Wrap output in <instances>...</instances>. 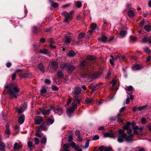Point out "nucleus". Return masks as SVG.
<instances>
[{
	"instance_id": "1",
	"label": "nucleus",
	"mask_w": 151,
	"mask_h": 151,
	"mask_svg": "<svg viewBox=\"0 0 151 151\" xmlns=\"http://www.w3.org/2000/svg\"><path fill=\"white\" fill-rule=\"evenodd\" d=\"M4 88L8 89V93L9 95L10 99L12 98L13 97L15 98H17V94L19 91V90L16 85L14 84H7Z\"/></svg>"
},
{
	"instance_id": "2",
	"label": "nucleus",
	"mask_w": 151,
	"mask_h": 151,
	"mask_svg": "<svg viewBox=\"0 0 151 151\" xmlns=\"http://www.w3.org/2000/svg\"><path fill=\"white\" fill-rule=\"evenodd\" d=\"M77 100H74V101L73 102L72 104V106L67 109L66 110L67 113L69 117L71 116V114L73 113L75 109L77 108L78 104H79L81 101V99H78Z\"/></svg>"
},
{
	"instance_id": "3",
	"label": "nucleus",
	"mask_w": 151,
	"mask_h": 151,
	"mask_svg": "<svg viewBox=\"0 0 151 151\" xmlns=\"http://www.w3.org/2000/svg\"><path fill=\"white\" fill-rule=\"evenodd\" d=\"M60 67L63 69H66L68 73L71 72L75 68V67L70 63H65L61 64Z\"/></svg>"
},
{
	"instance_id": "4",
	"label": "nucleus",
	"mask_w": 151,
	"mask_h": 151,
	"mask_svg": "<svg viewBox=\"0 0 151 151\" xmlns=\"http://www.w3.org/2000/svg\"><path fill=\"white\" fill-rule=\"evenodd\" d=\"M119 136L117 140L118 142L120 143L122 142L123 141V139H125L126 137L127 134L124 133V130L122 129H120L119 131Z\"/></svg>"
},
{
	"instance_id": "5",
	"label": "nucleus",
	"mask_w": 151,
	"mask_h": 151,
	"mask_svg": "<svg viewBox=\"0 0 151 151\" xmlns=\"http://www.w3.org/2000/svg\"><path fill=\"white\" fill-rule=\"evenodd\" d=\"M53 110L55 114L58 113L59 115H62L63 114V109L62 108L59 107L58 106H55L54 104H53Z\"/></svg>"
},
{
	"instance_id": "6",
	"label": "nucleus",
	"mask_w": 151,
	"mask_h": 151,
	"mask_svg": "<svg viewBox=\"0 0 151 151\" xmlns=\"http://www.w3.org/2000/svg\"><path fill=\"white\" fill-rule=\"evenodd\" d=\"M131 123L129 122H127L126 124L123 127V129L124 130H127V133L130 134L132 132V130L130 128V126L131 125Z\"/></svg>"
},
{
	"instance_id": "7",
	"label": "nucleus",
	"mask_w": 151,
	"mask_h": 151,
	"mask_svg": "<svg viewBox=\"0 0 151 151\" xmlns=\"http://www.w3.org/2000/svg\"><path fill=\"white\" fill-rule=\"evenodd\" d=\"M126 90L127 91V93L130 96V98L131 100H132V86H130L126 87L125 88Z\"/></svg>"
},
{
	"instance_id": "8",
	"label": "nucleus",
	"mask_w": 151,
	"mask_h": 151,
	"mask_svg": "<svg viewBox=\"0 0 151 151\" xmlns=\"http://www.w3.org/2000/svg\"><path fill=\"white\" fill-rule=\"evenodd\" d=\"M45 122H44L39 126L38 129L36 131L37 132L39 133L42 130L46 131L47 130V128L45 125Z\"/></svg>"
},
{
	"instance_id": "9",
	"label": "nucleus",
	"mask_w": 151,
	"mask_h": 151,
	"mask_svg": "<svg viewBox=\"0 0 151 151\" xmlns=\"http://www.w3.org/2000/svg\"><path fill=\"white\" fill-rule=\"evenodd\" d=\"M62 15L65 17L64 21L65 22H68L70 20V14L66 11L62 13Z\"/></svg>"
},
{
	"instance_id": "10",
	"label": "nucleus",
	"mask_w": 151,
	"mask_h": 151,
	"mask_svg": "<svg viewBox=\"0 0 151 151\" xmlns=\"http://www.w3.org/2000/svg\"><path fill=\"white\" fill-rule=\"evenodd\" d=\"M39 52L40 53L47 55L49 56H51L52 54L47 49H41L39 51Z\"/></svg>"
},
{
	"instance_id": "11",
	"label": "nucleus",
	"mask_w": 151,
	"mask_h": 151,
	"mask_svg": "<svg viewBox=\"0 0 151 151\" xmlns=\"http://www.w3.org/2000/svg\"><path fill=\"white\" fill-rule=\"evenodd\" d=\"M72 39V37L70 35L66 36L64 37V40L65 42L67 44L70 43Z\"/></svg>"
},
{
	"instance_id": "12",
	"label": "nucleus",
	"mask_w": 151,
	"mask_h": 151,
	"mask_svg": "<svg viewBox=\"0 0 151 151\" xmlns=\"http://www.w3.org/2000/svg\"><path fill=\"white\" fill-rule=\"evenodd\" d=\"M104 136L105 137H109L110 138H114V135L112 132H104L103 134Z\"/></svg>"
},
{
	"instance_id": "13",
	"label": "nucleus",
	"mask_w": 151,
	"mask_h": 151,
	"mask_svg": "<svg viewBox=\"0 0 151 151\" xmlns=\"http://www.w3.org/2000/svg\"><path fill=\"white\" fill-rule=\"evenodd\" d=\"M43 121V119L41 116H38L37 119H35V123L36 125H39Z\"/></svg>"
},
{
	"instance_id": "14",
	"label": "nucleus",
	"mask_w": 151,
	"mask_h": 151,
	"mask_svg": "<svg viewBox=\"0 0 151 151\" xmlns=\"http://www.w3.org/2000/svg\"><path fill=\"white\" fill-rule=\"evenodd\" d=\"M110 57L111 59L109 60L110 63L111 65L114 66V64L113 63V61L114 60H117L118 58H119V56H116L115 58H114L112 55H110Z\"/></svg>"
},
{
	"instance_id": "15",
	"label": "nucleus",
	"mask_w": 151,
	"mask_h": 151,
	"mask_svg": "<svg viewBox=\"0 0 151 151\" xmlns=\"http://www.w3.org/2000/svg\"><path fill=\"white\" fill-rule=\"evenodd\" d=\"M70 147V145L68 143H66L63 145V151H70L69 149Z\"/></svg>"
},
{
	"instance_id": "16",
	"label": "nucleus",
	"mask_w": 151,
	"mask_h": 151,
	"mask_svg": "<svg viewBox=\"0 0 151 151\" xmlns=\"http://www.w3.org/2000/svg\"><path fill=\"white\" fill-rule=\"evenodd\" d=\"M97 28L96 24L95 23H92L91 25V29L88 31V32L91 34L93 31Z\"/></svg>"
},
{
	"instance_id": "17",
	"label": "nucleus",
	"mask_w": 151,
	"mask_h": 151,
	"mask_svg": "<svg viewBox=\"0 0 151 151\" xmlns=\"http://www.w3.org/2000/svg\"><path fill=\"white\" fill-rule=\"evenodd\" d=\"M58 62L57 61H52L51 62V65H52V68L56 69L58 67Z\"/></svg>"
},
{
	"instance_id": "18",
	"label": "nucleus",
	"mask_w": 151,
	"mask_h": 151,
	"mask_svg": "<svg viewBox=\"0 0 151 151\" xmlns=\"http://www.w3.org/2000/svg\"><path fill=\"white\" fill-rule=\"evenodd\" d=\"M133 129L134 130V132L133 134H139V133L138 131H137L136 130H139L140 132H141L143 130V128H140L139 129L138 126H136L134 128L133 127Z\"/></svg>"
},
{
	"instance_id": "19",
	"label": "nucleus",
	"mask_w": 151,
	"mask_h": 151,
	"mask_svg": "<svg viewBox=\"0 0 151 151\" xmlns=\"http://www.w3.org/2000/svg\"><path fill=\"white\" fill-rule=\"evenodd\" d=\"M57 76L59 78L63 79L64 77V74L61 70H59L57 72Z\"/></svg>"
},
{
	"instance_id": "20",
	"label": "nucleus",
	"mask_w": 151,
	"mask_h": 151,
	"mask_svg": "<svg viewBox=\"0 0 151 151\" xmlns=\"http://www.w3.org/2000/svg\"><path fill=\"white\" fill-rule=\"evenodd\" d=\"M76 55V53L73 51H69L67 53V56L70 57H74Z\"/></svg>"
},
{
	"instance_id": "21",
	"label": "nucleus",
	"mask_w": 151,
	"mask_h": 151,
	"mask_svg": "<svg viewBox=\"0 0 151 151\" xmlns=\"http://www.w3.org/2000/svg\"><path fill=\"white\" fill-rule=\"evenodd\" d=\"M54 122V120L50 118H48L46 121L45 122L46 126L52 124Z\"/></svg>"
},
{
	"instance_id": "22",
	"label": "nucleus",
	"mask_w": 151,
	"mask_h": 151,
	"mask_svg": "<svg viewBox=\"0 0 151 151\" xmlns=\"http://www.w3.org/2000/svg\"><path fill=\"white\" fill-rule=\"evenodd\" d=\"M87 66V62L84 61H82L80 64V67L81 69H83L84 67H86Z\"/></svg>"
},
{
	"instance_id": "23",
	"label": "nucleus",
	"mask_w": 151,
	"mask_h": 151,
	"mask_svg": "<svg viewBox=\"0 0 151 151\" xmlns=\"http://www.w3.org/2000/svg\"><path fill=\"white\" fill-rule=\"evenodd\" d=\"M24 121V115H21L20 116L18 119L19 123L20 124H22Z\"/></svg>"
},
{
	"instance_id": "24",
	"label": "nucleus",
	"mask_w": 151,
	"mask_h": 151,
	"mask_svg": "<svg viewBox=\"0 0 151 151\" xmlns=\"http://www.w3.org/2000/svg\"><path fill=\"white\" fill-rule=\"evenodd\" d=\"M38 68L43 73L45 71L44 66L42 63H41L39 64L38 65Z\"/></svg>"
},
{
	"instance_id": "25",
	"label": "nucleus",
	"mask_w": 151,
	"mask_h": 151,
	"mask_svg": "<svg viewBox=\"0 0 151 151\" xmlns=\"http://www.w3.org/2000/svg\"><path fill=\"white\" fill-rule=\"evenodd\" d=\"M30 76V74L29 73H20L19 75V76L21 78H27L29 77Z\"/></svg>"
},
{
	"instance_id": "26",
	"label": "nucleus",
	"mask_w": 151,
	"mask_h": 151,
	"mask_svg": "<svg viewBox=\"0 0 151 151\" xmlns=\"http://www.w3.org/2000/svg\"><path fill=\"white\" fill-rule=\"evenodd\" d=\"M22 147V146H20L19 145L18 143H15L14 145V150H17L20 149Z\"/></svg>"
},
{
	"instance_id": "27",
	"label": "nucleus",
	"mask_w": 151,
	"mask_h": 151,
	"mask_svg": "<svg viewBox=\"0 0 151 151\" xmlns=\"http://www.w3.org/2000/svg\"><path fill=\"white\" fill-rule=\"evenodd\" d=\"M75 150H77L79 148L78 146H77L75 143L74 142H71L70 145Z\"/></svg>"
},
{
	"instance_id": "28",
	"label": "nucleus",
	"mask_w": 151,
	"mask_h": 151,
	"mask_svg": "<svg viewBox=\"0 0 151 151\" xmlns=\"http://www.w3.org/2000/svg\"><path fill=\"white\" fill-rule=\"evenodd\" d=\"M120 115L121 113L117 114V116H116V118H117L116 119V121L118 122L122 123L123 122V120L121 117Z\"/></svg>"
},
{
	"instance_id": "29",
	"label": "nucleus",
	"mask_w": 151,
	"mask_h": 151,
	"mask_svg": "<svg viewBox=\"0 0 151 151\" xmlns=\"http://www.w3.org/2000/svg\"><path fill=\"white\" fill-rule=\"evenodd\" d=\"M127 33L126 30H122L120 31L119 35L122 37H124Z\"/></svg>"
},
{
	"instance_id": "30",
	"label": "nucleus",
	"mask_w": 151,
	"mask_h": 151,
	"mask_svg": "<svg viewBox=\"0 0 151 151\" xmlns=\"http://www.w3.org/2000/svg\"><path fill=\"white\" fill-rule=\"evenodd\" d=\"M107 39V37L105 36H102L101 38H98V40L99 41L101 40L103 42H106Z\"/></svg>"
},
{
	"instance_id": "31",
	"label": "nucleus",
	"mask_w": 151,
	"mask_h": 151,
	"mask_svg": "<svg viewBox=\"0 0 151 151\" xmlns=\"http://www.w3.org/2000/svg\"><path fill=\"white\" fill-rule=\"evenodd\" d=\"M81 89L80 87H78L75 88L74 93L75 94L79 95L81 93Z\"/></svg>"
},
{
	"instance_id": "32",
	"label": "nucleus",
	"mask_w": 151,
	"mask_h": 151,
	"mask_svg": "<svg viewBox=\"0 0 151 151\" xmlns=\"http://www.w3.org/2000/svg\"><path fill=\"white\" fill-rule=\"evenodd\" d=\"M142 67L139 64H137L133 67V70H139L142 69Z\"/></svg>"
},
{
	"instance_id": "33",
	"label": "nucleus",
	"mask_w": 151,
	"mask_h": 151,
	"mask_svg": "<svg viewBox=\"0 0 151 151\" xmlns=\"http://www.w3.org/2000/svg\"><path fill=\"white\" fill-rule=\"evenodd\" d=\"M47 92V90L45 88H42L40 91L41 94L44 96H45V94Z\"/></svg>"
},
{
	"instance_id": "34",
	"label": "nucleus",
	"mask_w": 151,
	"mask_h": 151,
	"mask_svg": "<svg viewBox=\"0 0 151 151\" xmlns=\"http://www.w3.org/2000/svg\"><path fill=\"white\" fill-rule=\"evenodd\" d=\"M85 101L87 104H91L93 101V99L88 97L86 98Z\"/></svg>"
},
{
	"instance_id": "35",
	"label": "nucleus",
	"mask_w": 151,
	"mask_h": 151,
	"mask_svg": "<svg viewBox=\"0 0 151 151\" xmlns=\"http://www.w3.org/2000/svg\"><path fill=\"white\" fill-rule=\"evenodd\" d=\"M125 140L127 142H130L132 140V134H130L125 138Z\"/></svg>"
},
{
	"instance_id": "36",
	"label": "nucleus",
	"mask_w": 151,
	"mask_h": 151,
	"mask_svg": "<svg viewBox=\"0 0 151 151\" xmlns=\"http://www.w3.org/2000/svg\"><path fill=\"white\" fill-rule=\"evenodd\" d=\"M75 5L77 8H80L82 6V3L81 1H77L76 3L75 4Z\"/></svg>"
},
{
	"instance_id": "37",
	"label": "nucleus",
	"mask_w": 151,
	"mask_h": 151,
	"mask_svg": "<svg viewBox=\"0 0 151 151\" xmlns=\"http://www.w3.org/2000/svg\"><path fill=\"white\" fill-rule=\"evenodd\" d=\"M68 142H73L72 140L73 139V134L71 133L68 136Z\"/></svg>"
},
{
	"instance_id": "38",
	"label": "nucleus",
	"mask_w": 151,
	"mask_h": 151,
	"mask_svg": "<svg viewBox=\"0 0 151 151\" xmlns=\"http://www.w3.org/2000/svg\"><path fill=\"white\" fill-rule=\"evenodd\" d=\"M111 75V71L109 69L107 72L106 75V76L105 78L106 79H109Z\"/></svg>"
},
{
	"instance_id": "39",
	"label": "nucleus",
	"mask_w": 151,
	"mask_h": 151,
	"mask_svg": "<svg viewBox=\"0 0 151 151\" xmlns=\"http://www.w3.org/2000/svg\"><path fill=\"white\" fill-rule=\"evenodd\" d=\"M144 28L146 31L148 32H150L151 30V27L148 24L145 26Z\"/></svg>"
},
{
	"instance_id": "40",
	"label": "nucleus",
	"mask_w": 151,
	"mask_h": 151,
	"mask_svg": "<svg viewBox=\"0 0 151 151\" xmlns=\"http://www.w3.org/2000/svg\"><path fill=\"white\" fill-rule=\"evenodd\" d=\"M53 107H54L53 106V104L50 106V109L49 110H47V114L49 115L51 111L52 110H53Z\"/></svg>"
},
{
	"instance_id": "41",
	"label": "nucleus",
	"mask_w": 151,
	"mask_h": 151,
	"mask_svg": "<svg viewBox=\"0 0 151 151\" xmlns=\"http://www.w3.org/2000/svg\"><path fill=\"white\" fill-rule=\"evenodd\" d=\"M47 142V138L44 137L41 138L40 141L41 143L43 144H45Z\"/></svg>"
},
{
	"instance_id": "42",
	"label": "nucleus",
	"mask_w": 151,
	"mask_h": 151,
	"mask_svg": "<svg viewBox=\"0 0 151 151\" xmlns=\"http://www.w3.org/2000/svg\"><path fill=\"white\" fill-rule=\"evenodd\" d=\"M100 151H111L109 148L106 147H103L102 146L100 147Z\"/></svg>"
},
{
	"instance_id": "43",
	"label": "nucleus",
	"mask_w": 151,
	"mask_h": 151,
	"mask_svg": "<svg viewBox=\"0 0 151 151\" xmlns=\"http://www.w3.org/2000/svg\"><path fill=\"white\" fill-rule=\"evenodd\" d=\"M149 39V37H144L141 42L142 43L148 42Z\"/></svg>"
},
{
	"instance_id": "44",
	"label": "nucleus",
	"mask_w": 151,
	"mask_h": 151,
	"mask_svg": "<svg viewBox=\"0 0 151 151\" xmlns=\"http://www.w3.org/2000/svg\"><path fill=\"white\" fill-rule=\"evenodd\" d=\"M90 141V139H88L86 141V144L83 147V148L85 149L88 148V147L89 143V141Z\"/></svg>"
},
{
	"instance_id": "45",
	"label": "nucleus",
	"mask_w": 151,
	"mask_h": 151,
	"mask_svg": "<svg viewBox=\"0 0 151 151\" xmlns=\"http://www.w3.org/2000/svg\"><path fill=\"white\" fill-rule=\"evenodd\" d=\"M95 58L93 56L91 55L88 56L86 57V59L89 60H93L95 59Z\"/></svg>"
},
{
	"instance_id": "46",
	"label": "nucleus",
	"mask_w": 151,
	"mask_h": 151,
	"mask_svg": "<svg viewBox=\"0 0 151 151\" xmlns=\"http://www.w3.org/2000/svg\"><path fill=\"white\" fill-rule=\"evenodd\" d=\"M5 148V145L3 143L0 144V150H4Z\"/></svg>"
},
{
	"instance_id": "47",
	"label": "nucleus",
	"mask_w": 151,
	"mask_h": 151,
	"mask_svg": "<svg viewBox=\"0 0 151 151\" xmlns=\"http://www.w3.org/2000/svg\"><path fill=\"white\" fill-rule=\"evenodd\" d=\"M147 105L144 106H140L138 108V109L139 110L141 111L143 109H147Z\"/></svg>"
},
{
	"instance_id": "48",
	"label": "nucleus",
	"mask_w": 151,
	"mask_h": 151,
	"mask_svg": "<svg viewBox=\"0 0 151 151\" xmlns=\"http://www.w3.org/2000/svg\"><path fill=\"white\" fill-rule=\"evenodd\" d=\"M5 133L7 134L8 136L7 137H9V135L10 134V131L9 129H6L5 131Z\"/></svg>"
},
{
	"instance_id": "49",
	"label": "nucleus",
	"mask_w": 151,
	"mask_h": 151,
	"mask_svg": "<svg viewBox=\"0 0 151 151\" xmlns=\"http://www.w3.org/2000/svg\"><path fill=\"white\" fill-rule=\"evenodd\" d=\"M85 35V33L83 32L80 33L78 36V38L79 39H81L83 38Z\"/></svg>"
},
{
	"instance_id": "50",
	"label": "nucleus",
	"mask_w": 151,
	"mask_h": 151,
	"mask_svg": "<svg viewBox=\"0 0 151 151\" xmlns=\"http://www.w3.org/2000/svg\"><path fill=\"white\" fill-rule=\"evenodd\" d=\"M144 50L147 53H149L150 52V50L149 49V48L147 47H145L144 48Z\"/></svg>"
},
{
	"instance_id": "51",
	"label": "nucleus",
	"mask_w": 151,
	"mask_h": 151,
	"mask_svg": "<svg viewBox=\"0 0 151 151\" xmlns=\"http://www.w3.org/2000/svg\"><path fill=\"white\" fill-rule=\"evenodd\" d=\"M33 30L34 32L35 33H36L38 32L37 27L35 26L33 27Z\"/></svg>"
},
{
	"instance_id": "52",
	"label": "nucleus",
	"mask_w": 151,
	"mask_h": 151,
	"mask_svg": "<svg viewBox=\"0 0 151 151\" xmlns=\"http://www.w3.org/2000/svg\"><path fill=\"white\" fill-rule=\"evenodd\" d=\"M146 119L145 118H142L141 119V123L143 124H145L146 123Z\"/></svg>"
},
{
	"instance_id": "53",
	"label": "nucleus",
	"mask_w": 151,
	"mask_h": 151,
	"mask_svg": "<svg viewBox=\"0 0 151 151\" xmlns=\"http://www.w3.org/2000/svg\"><path fill=\"white\" fill-rule=\"evenodd\" d=\"M34 140L36 144L38 145L39 144L40 141L38 138L37 137H35L34 138Z\"/></svg>"
},
{
	"instance_id": "54",
	"label": "nucleus",
	"mask_w": 151,
	"mask_h": 151,
	"mask_svg": "<svg viewBox=\"0 0 151 151\" xmlns=\"http://www.w3.org/2000/svg\"><path fill=\"white\" fill-rule=\"evenodd\" d=\"M75 134L77 136H79L80 135V132L78 130H76L75 132Z\"/></svg>"
},
{
	"instance_id": "55",
	"label": "nucleus",
	"mask_w": 151,
	"mask_h": 151,
	"mask_svg": "<svg viewBox=\"0 0 151 151\" xmlns=\"http://www.w3.org/2000/svg\"><path fill=\"white\" fill-rule=\"evenodd\" d=\"M116 83V80H113L111 81V84L112 85V87H114Z\"/></svg>"
},
{
	"instance_id": "56",
	"label": "nucleus",
	"mask_w": 151,
	"mask_h": 151,
	"mask_svg": "<svg viewBox=\"0 0 151 151\" xmlns=\"http://www.w3.org/2000/svg\"><path fill=\"white\" fill-rule=\"evenodd\" d=\"M51 88L54 91H57L58 90V88L55 86H52Z\"/></svg>"
},
{
	"instance_id": "57",
	"label": "nucleus",
	"mask_w": 151,
	"mask_h": 151,
	"mask_svg": "<svg viewBox=\"0 0 151 151\" xmlns=\"http://www.w3.org/2000/svg\"><path fill=\"white\" fill-rule=\"evenodd\" d=\"M98 86L97 85H94L92 86V88H91V89H93L94 91H96L97 90V87Z\"/></svg>"
},
{
	"instance_id": "58",
	"label": "nucleus",
	"mask_w": 151,
	"mask_h": 151,
	"mask_svg": "<svg viewBox=\"0 0 151 151\" xmlns=\"http://www.w3.org/2000/svg\"><path fill=\"white\" fill-rule=\"evenodd\" d=\"M99 138V137L98 135H96L94 136L93 138V140H96L98 139Z\"/></svg>"
},
{
	"instance_id": "59",
	"label": "nucleus",
	"mask_w": 151,
	"mask_h": 151,
	"mask_svg": "<svg viewBox=\"0 0 151 151\" xmlns=\"http://www.w3.org/2000/svg\"><path fill=\"white\" fill-rule=\"evenodd\" d=\"M58 6V3H54L52 5V6L54 8H57Z\"/></svg>"
},
{
	"instance_id": "60",
	"label": "nucleus",
	"mask_w": 151,
	"mask_h": 151,
	"mask_svg": "<svg viewBox=\"0 0 151 151\" xmlns=\"http://www.w3.org/2000/svg\"><path fill=\"white\" fill-rule=\"evenodd\" d=\"M45 83H46L50 84L51 83V81L48 79H46L45 80Z\"/></svg>"
},
{
	"instance_id": "61",
	"label": "nucleus",
	"mask_w": 151,
	"mask_h": 151,
	"mask_svg": "<svg viewBox=\"0 0 151 151\" xmlns=\"http://www.w3.org/2000/svg\"><path fill=\"white\" fill-rule=\"evenodd\" d=\"M27 145L29 147H31L32 146V143L31 142L29 141L28 142Z\"/></svg>"
},
{
	"instance_id": "62",
	"label": "nucleus",
	"mask_w": 151,
	"mask_h": 151,
	"mask_svg": "<svg viewBox=\"0 0 151 151\" xmlns=\"http://www.w3.org/2000/svg\"><path fill=\"white\" fill-rule=\"evenodd\" d=\"M128 15L130 17H132V11L131 10H130L128 13Z\"/></svg>"
},
{
	"instance_id": "63",
	"label": "nucleus",
	"mask_w": 151,
	"mask_h": 151,
	"mask_svg": "<svg viewBox=\"0 0 151 151\" xmlns=\"http://www.w3.org/2000/svg\"><path fill=\"white\" fill-rule=\"evenodd\" d=\"M130 101V99L129 97H128L126 99L125 103L127 104H129Z\"/></svg>"
},
{
	"instance_id": "64",
	"label": "nucleus",
	"mask_w": 151,
	"mask_h": 151,
	"mask_svg": "<svg viewBox=\"0 0 151 151\" xmlns=\"http://www.w3.org/2000/svg\"><path fill=\"white\" fill-rule=\"evenodd\" d=\"M98 129L100 131L104 130V126H102L101 127H100Z\"/></svg>"
}]
</instances>
